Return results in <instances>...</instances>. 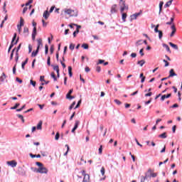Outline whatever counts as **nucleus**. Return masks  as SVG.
Returning <instances> with one entry per match:
<instances>
[{
  "label": "nucleus",
  "instance_id": "obj_1",
  "mask_svg": "<svg viewBox=\"0 0 182 182\" xmlns=\"http://www.w3.org/2000/svg\"><path fill=\"white\" fill-rule=\"evenodd\" d=\"M16 41V42H15ZM19 41V38H17L16 40V33H14V37L12 38L11 41V43L9 48L8 52H11V49H12L14 48V45H16V43H18V41ZM15 42V43H14Z\"/></svg>",
  "mask_w": 182,
  "mask_h": 182
},
{
  "label": "nucleus",
  "instance_id": "obj_2",
  "mask_svg": "<svg viewBox=\"0 0 182 182\" xmlns=\"http://www.w3.org/2000/svg\"><path fill=\"white\" fill-rule=\"evenodd\" d=\"M80 173L84 177L82 182H90V176L86 173V171L85 170L81 171Z\"/></svg>",
  "mask_w": 182,
  "mask_h": 182
},
{
  "label": "nucleus",
  "instance_id": "obj_3",
  "mask_svg": "<svg viewBox=\"0 0 182 182\" xmlns=\"http://www.w3.org/2000/svg\"><path fill=\"white\" fill-rule=\"evenodd\" d=\"M65 14H67V15H70V16H77V13L75 12L74 10H72L70 9H65L64 10Z\"/></svg>",
  "mask_w": 182,
  "mask_h": 182
},
{
  "label": "nucleus",
  "instance_id": "obj_4",
  "mask_svg": "<svg viewBox=\"0 0 182 182\" xmlns=\"http://www.w3.org/2000/svg\"><path fill=\"white\" fill-rule=\"evenodd\" d=\"M38 173H40V174H48V168L45 166H41L38 168Z\"/></svg>",
  "mask_w": 182,
  "mask_h": 182
},
{
  "label": "nucleus",
  "instance_id": "obj_5",
  "mask_svg": "<svg viewBox=\"0 0 182 182\" xmlns=\"http://www.w3.org/2000/svg\"><path fill=\"white\" fill-rule=\"evenodd\" d=\"M140 15H141V11H140L139 13H135L134 14L131 15V21L137 19V17L140 16Z\"/></svg>",
  "mask_w": 182,
  "mask_h": 182
},
{
  "label": "nucleus",
  "instance_id": "obj_6",
  "mask_svg": "<svg viewBox=\"0 0 182 182\" xmlns=\"http://www.w3.org/2000/svg\"><path fill=\"white\" fill-rule=\"evenodd\" d=\"M8 166H10L11 167H16L18 163L16 161H10L6 162Z\"/></svg>",
  "mask_w": 182,
  "mask_h": 182
},
{
  "label": "nucleus",
  "instance_id": "obj_7",
  "mask_svg": "<svg viewBox=\"0 0 182 182\" xmlns=\"http://www.w3.org/2000/svg\"><path fill=\"white\" fill-rule=\"evenodd\" d=\"M111 14H116L117 12V4H114L111 7Z\"/></svg>",
  "mask_w": 182,
  "mask_h": 182
},
{
  "label": "nucleus",
  "instance_id": "obj_8",
  "mask_svg": "<svg viewBox=\"0 0 182 182\" xmlns=\"http://www.w3.org/2000/svg\"><path fill=\"white\" fill-rule=\"evenodd\" d=\"M50 16V13L48 10L45 11L43 14V17L46 20L48 19Z\"/></svg>",
  "mask_w": 182,
  "mask_h": 182
},
{
  "label": "nucleus",
  "instance_id": "obj_9",
  "mask_svg": "<svg viewBox=\"0 0 182 182\" xmlns=\"http://www.w3.org/2000/svg\"><path fill=\"white\" fill-rule=\"evenodd\" d=\"M168 97H171V94H168V95H164L161 97V102H164L166 99H168Z\"/></svg>",
  "mask_w": 182,
  "mask_h": 182
},
{
  "label": "nucleus",
  "instance_id": "obj_10",
  "mask_svg": "<svg viewBox=\"0 0 182 182\" xmlns=\"http://www.w3.org/2000/svg\"><path fill=\"white\" fill-rule=\"evenodd\" d=\"M171 29H172V32L171 33V38H173V36H174V33H176L177 29L176 28V26H174V25L171 26Z\"/></svg>",
  "mask_w": 182,
  "mask_h": 182
},
{
  "label": "nucleus",
  "instance_id": "obj_11",
  "mask_svg": "<svg viewBox=\"0 0 182 182\" xmlns=\"http://www.w3.org/2000/svg\"><path fill=\"white\" fill-rule=\"evenodd\" d=\"M173 76H177V75L176 74V73H174V69H171L168 77H173Z\"/></svg>",
  "mask_w": 182,
  "mask_h": 182
},
{
  "label": "nucleus",
  "instance_id": "obj_12",
  "mask_svg": "<svg viewBox=\"0 0 182 182\" xmlns=\"http://www.w3.org/2000/svg\"><path fill=\"white\" fill-rule=\"evenodd\" d=\"M36 38V28L34 27L33 28V33H32V39H33V41H35Z\"/></svg>",
  "mask_w": 182,
  "mask_h": 182
},
{
  "label": "nucleus",
  "instance_id": "obj_13",
  "mask_svg": "<svg viewBox=\"0 0 182 182\" xmlns=\"http://www.w3.org/2000/svg\"><path fill=\"white\" fill-rule=\"evenodd\" d=\"M38 53H39V47L37 48L36 51H33V53H31V57L35 58V56H36L38 55Z\"/></svg>",
  "mask_w": 182,
  "mask_h": 182
},
{
  "label": "nucleus",
  "instance_id": "obj_14",
  "mask_svg": "<svg viewBox=\"0 0 182 182\" xmlns=\"http://www.w3.org/2000/svg\"><path fill=\"white\" fill-rule=\"evenodd\" d=\"M170 46H171V48H173V49H175L176 50H178V46L171 42L168 43Z\"/></svg>",
  "mask_w": 182,
  "mask_h": 182
},
{
  "label": "nucleus",
  "instance_id": "obj_15",
  "mask_svg": "<svg viewBox=\"0 0 182 182\" xmlns=\"http://www.w3.org/2000/svg\"><path fill=\"white\" fill-rule=\"evenodd\" d=\"M124 11H129V6H125L120 7L121 14H123V12H124Z\"/></svg>",
  "mask_w": 182,
  "mask_h": 182
},
{
  "label": "nucleus",
  "instance_id": "obj_16",
  "mask_svg": "<svg viewBox=\"0 0 182 182\" xmlns=\"http://www.w3.org/2000/svg\"><path fill=\"white\" fill-rule=\"evenodd\" d=\"M163 48H165V49L169 53H171V50H170V47L167 44H162Z\"/></svg>",
  "mask_w": 182,
  "mask_h": 182
},
{
  "label": "nucleus",
  "instance_id": "obj_17",
  "mask_svg": "<svg viewBox=\"0 0 182 182\" xmlns=\"http://www.w3.org/2000/svg\"><path fill=\"white\" fill-rule=\"evenodd\" d=\"M6 79V75H5L4 73H3L0 77V82H5Z\"/></svg>",
  "mask_w": 182,
  "mask_h": 182
},
{
  "label": "nucleus",
  "instance_id": "obj_18",
  "mask_svg": "<svg viewBox=\"0 0 182 182\" xmlns=\"http://www.w3.org/2000/svg\"><path fill=\"white\" fill-rule=\"evenodd\" d=\"M53 70H55L57 73H59V65H51Z\"/></svg>",
  "mask_w": 182,
  "mask_h": 182
},
{
  "label": "nucleus",
  "instance_id": "obj_19",
  "mask_svg": "<svg viewBox=\"0 0 182 182\" xmlns=\"http://www.w3.org/2000/svg\"><path fill=\"white\" fill-rule=\"evenodd\" d=\"M163 5H164V2L160 1V3H159V15L161 14V10L163 9Z\"/></svg>",
  "mask_w": 182,
  "mask_h": 182
},
{
  "label": "nucleus",
  "instance_id": "obj_20",
  "mask_svg": "<svg viewBox=\"0 0 182 182\" xmlns=\"http://www.w3.org/2000/svg\"><path fill=\"white\" fill-rule=\"evenodd\" d=\"M159 137L160 139H167V132H164L163 134H159Z\"/></svg>",
  "mask_w": 182,
  "mask_h": 182
},
{
  "label": "nucleus",
  "instance_id": "obj_21",
  "mask_svg": "<svg viewBox=\"0 0 182 182\" xmlns=\"http://www.w3.org/2000/svg\"><path fill=\"white\" fill-rule=\"evenodd\" d=\"M147 177H149V175L147 174V173H145V176H141V182H145Z\"/></svg>",
  "mask_w": 182,
  "mask_h": 182
},
{
  "label": "nucleus",
  "instance_id": "obj_22",
  "mask_svg": "<svg viewBox=\"0 0 182 182\" xmlns=\"http://www.w3.org/2000/svg\"><path fill=\"white\" fill-rule=\"evenodd\" d=\"M119 6L123 7V6H126V1L124 0H119Z\"/></svg>",
  "mask_w": 182,
  "mask_h": 182
},
{
  "label": "nucleus",
  "instance_id": "obj_23",
  "mask_svg": "<svg viewBox=\"0 0 182 182\" xmlns=\"http://www.w3.org/2000/svg\"><path fill=\"white\" fill-rule=\"evenodd\" d=\"M28 60H29V59H28V58H26V59L25 60V61L22 63V64H21V68H22V70H25V65H26V63H28Z\"/></svg>",
  "mask_w": 182,
  "mask_h": 182
},
{
  "label": "nucleus",
  "instance_id": "obj_24",
  "mask_svg": "<svg viewBox=\"0 0 182 182\" xmlns=\"http://www.w3.org/2000/svg\"><path fill=\"white\" fill-rule=\"evenodd\" d=\"M122 19L123 22H126V18H127V14L126 13H122Z\"/></svg>",
  "mask_w": 182,
  "mask_h": 182
},
{
  "label": "nucleus",
  "instance_id": "obj_25",
  "mask_svg": "<svg viewBox=\"0 0 182 182\" xmlns=\"http://www.w3.org/2000/svg\"><path fill=\"white\" fill-rule=\"evenodd\" d=\"M173 1H174V0H170L168 2H166V4L164 5V7L168 8V6H170L171 5V4H173Z\"/></svg>",
  "mask_w": 182,
  "mask_h": 182
},
{
  "label": "nucleus",
  "instance_id": "obj_26",
  "mask_svg": "<svg viewBox=\"0 0 182 182\" xmlns=\"http://www.w3.org/2000/svg\"><path fill=\"white\" fill-rule=\"evenodd\" d=\"M19 106H21V104L16 103L15 105V106L11 107L10 109H11V110H15V109H18V107H19Z\"/></svg>",
  "mask_w": 182,
  "mask_h": 182
},
{
  "label": "nucleus",
  "instance_id": "obj_27",
  "mask_svg": "<svg viewBox=\"0 0 182 182\" xmlns=\"http://www.w3.org/2000/svg\"><path fill=\"white\" fill-rule=\"evenodd\" d=\"M42 121H40L37 125V130H42Z\"/></svg>",
  "mask_w": 182,
  "mask_h": 182
},
{
  "label": "nucleus",
  "instance_id": "obj_28",
  "mask_svg": "<svg viewBox=\"0 0 182 182\" xmlns=\"http://www.w3.org/2000/svg\"><path fill=\"white\" fill-rule=\"evenodd\" d=\"M68 75H69L70 77H72V76H73V74L72 73V67L71 66L68 67Z\"/></svg>",
  "mask_w": 182,
  "mask_h": 182
},
{
  "label": "nucleus",
  "instance_id": "obj_29",
  "mask_svg": "<svg viewBox=\"0 0 182 182\" xmlns=\"http://www.w3.org/2000/svg\"><path fill=\"white\" fill-rule=\"evenodd\" d=\"M138 65H139L141 67L143 66V65H144V63H146V61H144V60H141L137 62Z\"/></svg>",
  "mask_w": 182,
  "mask_h": 182
},
{
  "label": "nucleus",
  "instance_id": "obj_30",
  "mask_svg": "<svg viewBox=\"0 0 182 182\" xmlns=\"http://www.w3.org/2000/svg\"><path fill=\"white\" fill-rule=\"evenodd\" d=\"M79 124H80V122L79 120H75L74 128L77 129L79 127Z\"/></svg>",
  "mask_w": 182,
  "mask_h": 182
},
{
  "label": "nucleus",
  "instance_id": "obj_31",
  "mask_svg": "<svg viewBox=\"0 0 182 182\" xmlns=\"http://www.w3.org/2000/svg\"><path fill=\"white\" fill-rule=\"evenodd\" d=\"M48 52H49V46H48V44H46L45 46V54L48 55Z\"/></svg>",
  "mask_w": 182,
  "mask_h": 182
},
{
  "label": "nucleus",
  "instance_id": "obj_32",
  "mask_svg": "<svg viewBox=\"0 0 182 182\" xmlns=\"http://www.w3.org/2000/svg\"><path fill=\"white\" fill-rule=\"evenodd\" d=\"M17 117H18V119H21V120L22 121L23 123H25V119H23V116L21 114H17Z\"/></svg>",
  "mask_w": 182,
  "mask_h": 182
},
{
  "label": "nucleus",
  "instance_id": "obj_33",
  "mask_svg": "<svg viewBox=\"0 0 182 182\" xmlns=\"http://www.w3.org/2000/svg\"><path fill=\"white\" fill-rule=\"evenodd\" d=\"M51 77H53V79L55 82H56V80H58V78L56 77V75H55V73H51Z\"/></svg>",
  "mask_w": 182,
  "mask_h": 182
},
{
  "label": "nucleus",
  "instance_id": "obj_34",
  "mask_svg": "<svg viewBox=\"0 0 182 182\" xmlns=\"http://www.w3.org/2000/svg\"><path fill=\"white\" fill-rule=\"evenodd\" d=\"M3 11H4V14H6V12H8V11H6V2L4 3Z\"/></svg>",
  "mask_w": 182,
  "mask_h": 182
},
{
  "label": "nucleus",
  "instance_id": "obj_35",
  "mask_svg": "<svg viewBox=\"0 0 182 182\" xmlns=\"http://www.w3.org/2000/svg\"><path fill=\"white\" fill-rule=\"evenodd\" d=\"M81 47L83 48V49H89V45H87V43H83Z\"/></svg>",
  "mask_w": 182,
  "mask_h": 182
},
{
  "label": "nucleus",
  "instance_id": "obj_36",
  "mask_svg": "<svg viewBox=\"0 0 182 182\" xmlns=\"http://www.w3.org/2000/svg\"><path fill=\"white\" fill-rule=\"evenodd\" d=\"M65 147H67V151L64 154V156H68V153H69V150H70V148L68 144H65Z\"/></svg>",
  "mask_w": 182,
  "mask_h": 182
},
{
  "label": "nucleus",
  "instance_id": "obj_37",
  "mask_svg": "<svg viewBox=\"0 0 182 182\" xmlns=\"http://www.w3.org/2000/svg\"><path fill=\"white\" fill-rule=\"evenodd\" d=\"M16 48H14L11 51V55H10V60H12V59H14V53L15 52V50Z\"/></svg>",
  "mask_w": 182,
  "mask_h": 182
},
{
  "label": "nucleus",
  "instance_id": "obj_38",
  "mask_svg": "<svg viewBox=\"0 0 182 182\" xmlns=\"http://www.w3.org/2000/svg\"><path fill=\"white\" fill-rule=\"evenodd\" d=\"M140 45H143V41L141 40H139L136 43V46H140Z\"/></svg>",
  "mask_w": 182,
  "mask_h": 182
},
{
  "label": "nucleus",
  "instance_id": "obj_39",
  "mask_svg": "<svg viewBox=\"0 0 182 182\" xmlns=\"http://www.w3.org/2000/svg\"><path fill=\"white\" fill-rule=\"evenodd\" d=\"M41 45H42V39H38V46H37V48H38V50H39V48H41Z\"/></svg>",
  "mask_w": 182,
  "mask_h": 182
},
{
  "label": "nucleus",
  "instance_id": "obj_40",
  "mask_svg": "<svg viewBox=\"0 0 182 182\" xmlns=\"http://www.w3.org/2000/svg\"><path fill=\"white\" fill-rule=\"evenodd\" d=\"M23 33H29V28H28V27H24L23 28Z\"/></svg>",
  "mask_w": 182,
  "mask_h": 182
},
{
  "label": "nucleus",
  "instance_id": "obj_41",
  "mask_svg": "<svg viewBox=\"0 0 182 182\" xmlns=\"http://www.w3.org/2000/svg\"><path fill=\"white\" fill-rule=\"evenodd\" d=\"M19 26H23V18L22 17L20 18V24H18Z\"/></svg>",
  "mask_w": 182,
  "mask_h": 182
},
{
  "label": "nucleus",
  "instance_id": "obj_42",
  "mask_svg": "<svg viewBox=\"0 0 182 182\" xmlns=\"http://www.w3.org/2000/svg\"><path fill=\"white\" fill-rule=\"evenodd\" d=\"M75 105H76V102H73L71 105L69 107V110H72L73 107H75Z\"/></svg>",
  "mask_w": 182,
  "mask_h": 182
},
{
  "label": "nucleus",
  "instance_id": "obj_43",
  "mask_svg": "<svg viewBox=\"0 0 182 182\" xmlns=\"http://www.w3.org/2000/svg\"><path fill=\"white\" fill-rule=\"evenodd\" d=\"M158 33H159V39H161V38H163V31H159L158 32Z\"/></svg>",
  "mask_w": 182,
  "mask_h": 182
},
{
  "label": "nucleus",
  "instance_id": "obj_44",
  "mask_svg": "<svg viewBox=\"0 0 182 182\" xmlns=\"http://www.w3.org/2000/svg\"><path fill=\"white\" fill-rule=\"evenodd\" d=\"M30 84H31L32 86H33V87H35V86H36V82L33 81L32 80H30Z\"/></svg>",
  "mask_w": 182,
  "mask_h": 182
},
{
  "label": "nucleus",
  "instance_id": "obj_45",
  "mask_svg": "<svg viewBox=\"0 0 182 182\" xmlns=\"http://www.w3.org/2000/svg\"><path fill=\"white\" fill-rule=\"evenodd\" d=\"M114 103L118 105V106H120V105H122V102H120V100H114Z\"/></svg>",
  "mask_w": 182,
  "mask_h": 182
},
{
  "label": "nucleus",
  "instance_id": "obj_46",
  "mask_svg": "<svg viewBox=\"0 0 182 182\" xmlns=\"http://www.w3.org/2000/svg\"><path fill=\"white\" fill-rule=\"evenodd\" d=\"M80 103H82V100H80L77 104V105L75 107L74 109H77V107H80Z\"/></svg>",
  "mask_w": 182,
  "mask_h": 182
},
{
  "label": "nucleus",
  "instance_id": "obj_47",
  "mask_svg": "<svg viewBox=\"0 0 182 182\" xmlns=\"http://www.w3.org/2000/svg\"><path fill=\"white\" fill-rule=\"evenodd\" d=\"M98 150H99V154H102V152L103 151V146L100 145Z\"/></svg>",
  "mask_w": 182,
  "mask_h": 182
},
{
  "label": "nucleus",
  "instance_id": "obj_48",
  "mask_svg": "<svg viewBox=\"0 0 182 182\" xmlns=\"http://www.w3.org/2000/svg\"><path fill=\"white\" fill-rule=\"evenodd\" d=\"M59 137H60V135L59 134V132H57L55 136V140H59Z\"/></svg>",
  "mask_w": 182,
  "mask_h": 182
},
{
  "label": "nucleus",
  "instance_id": "obj_49",
  "mask_svg": "<svg viewBox=\"0 0 182 182\" xmlns=\"http://www.w3.org/2000/svg\"><path fill=\"white\" fill-rule=\"evenodd\" d=\"M77 33H79V30H76L73 32V35L74 38H76V35H77Z\"/></svg>",
  "mask_w": 182,
  "mask_h": 182
},
{
  "label": "nucleus",
  "instance_id": "obj_50",
  "mask_svg": "<svg viewBox=\"0 0 182 182\" xmlns=\"http://www.w3.org/2000/svg\"><path fill=\"white\" fill-rule=\"evenodd\" d=\"M36 166H38V167H43V164L41 163V162H36Z\"/></svg>",
  "mask_w": 182,
  "mask_h": 182
},
{
  "label": "nucleus",
  "instance_id": "obj_51",
  "mask_svg": "<svg viewBox=\"0 0 182 182\" xmlns=\"http://www.w3.org/2000/svg\"><path fill=\"white\" fill-rule=\"evenodd\" d=\"M55 9V6H51L48 13L52 14Z\"/></svg>",
  "mask_w": 182,
  "mask_h": 182
},
{
  "label": "nucleus",
  "instance_id": "obj_52",
  "mask_svg": "<svg viewBox=\"0 0 182 182\" xmlns=\"http://www.w3.org/2000/svg\"><path fill=\"white\" fill-rule=\"evenodd\" d=\"M163 62L165 63V68H167V66H169L170 63L167 62V60H164Z\"/></svg>",
  "mask_w": 182,
  "mask_h": 182
},
{
  "label": "nucleus",
  "instance_id": "obj_53",
  "mask_svg": "<svg viewBox=\"0 0 182 182\" xmlns=\"http://www.w3.org/2000/svg\"><path fill=\"white\" fill-rule=\"evenodd\" d=\"M40 82H45V76L43 75L40 76Z\"/></svg>",
  "mask_w": 182,
  "mask_h": 182
},
{
  "label": "nucleus",
  "instance_id": "obj_54",
  "mask_svg": "<svg viewBox=\"0 0 182 182\" xmlns=\"http://www.w3.org/2000/svg\"><path fill=\"white\" fill-rule=\"evenodd\" d=\"M144 50V49L141 48L140 50H139V53L141 55V56H144V53H143Z\"/></svg>",
  "mask_w": 182,
  "mask_h": 182
},
{
  "label": "nucleus",
  "instance_id": "obj_55",
  "mask_svg": "<svg viewBox=\"0 0 182 182\" xmlns=\"http://www.w3.org/2000/svg\"><path fill=\"white\" fill-rule=\"evenodd\" d=\"M47 65H48V66H50V57H48Z\"/></svg>",
  "mask_w": 182,
  "mask_h": 182
},
{
  "label": "nucleus",
  "instance_id": "obj_56",
  "mask_svg": "<svg viewBox=\"0 0 182 182\" xmlns=\"http://www.w3.org/2000/svg\"><path fill=\"white\" fill-rule=\"evenodd\" d=\"M151 95H153V92H150L145 94V97H149L151 96Z\"/></svg>",
  "mask_w": 182,
  "mask_h": 182
},
{
  "label": "nucleus",
  "instance_id": "obj_57",
  "mask_svg": "<svg viewBox=\"0 0 182 182\" xmlns=\"http://www.w3.org/2000/svg\"><path fill=\"white\" fill-rule=\"evenodd\" d=\"M100 171H101V174H102V176H105V167H102Z\"/></svg>",
  "mask_w": 182,
  "mask_h": 182
},
{
  "label": "nucleus",
  "instance_id": "obj_58",
  "mask_svg": "<svg viewBox=\"0 0 182 182\" xmlns=\"http://www.w3.org/2000/svg\"><path fill=\"white\" fill-rule=\"evenodd\" d=\"M32 52V46L31 44L28 45V53H31Z\"/></svg>",
  "mask_w": 182,
  "mask_h": 182
},
{
  "label": "nucleus",
  "instance_id": "obj_59",
  "mask_svg": "<svg viewBox=\"0 0 182 182\" xmlns=\"http://www.w3.org/2000/svg\"><path fill=\"white\" fill-rule=\"evenodd\" d=\"M70 49L71 50H73V49H75V46L73 45V43H71V44L70 45Z\"/></svg>",
  "mask_w": 182,
  "mask_h": 182
},
{
  "label": "nucleus",
  "instance_id": "obj_60",
  "mask_svg": "<svg viewBox=\"0 0 182 182\" xmlns=\"http://www.w3.org/2000/svg\"><path fill=\"white\" fill-rule=\"evenodd\" d=\"M96 70L97 72L100 73V71L102 70V68H100V66H97Z\"/></svg>",
  "mask_w": 182,
  "mask_h": 182
},
{
  "label": "nucleus",
  "instance_id": "obj_61",
  "mask_svg": "<svg viewBox=\"0 0 182 182\" xmlns=\"http://www.w3.org/2000/svg\"><path fill=\"white\" fill-rule=\"evenodd\" d=\"M32 171H34V173H38V168L31 167Z\"/></svg>",
  "mask_w": 182,
  "mask_h": 182
},
{
  "label": "nucleus",
  "instance_id": "obj_62",
  "mask_svg": "<svg viewBox=\"0 0 182 182\" xmlns=\"http://www.w3.org/2000/svg\"><path fill=\"white\" fill-rule=\"evenodd\" d=\"M53 50H55V48H53V46H51L50 48V53H53Z\"/></svg>",
  "mask_w": 182,
  "mask_h": 182
},
{
  "label": "nucleus",
  "instance_id": "obj_63",
  "mask_svg": "<svg viewBox=\"0 0 182 182\" xmlns=\"http://www.w3.org/2000/svg\"><path fill=\"white\" fill-rule=\"evenodd\" d=\"M151 176L153 177V178L157 177V173H151Z\"/></svg>",
  "mask_w": 182,
  "mask_h": 182
},
{
  "label": "nucleus",
  "instance_id": "obj_64",
  "mask_svg": "<svg viewBox=\"0 0 182 182\" xmlns=\"http://www.w3.org/2000/svg\"><path fill=\"white\" fill-rule=\"evenodd\" d=\"M16 81L18 82V83H22V80L19 79V77H16Z\"/></svg>",
  "mask_w": 182,
  "mask_h": 182
}]
</instances>
